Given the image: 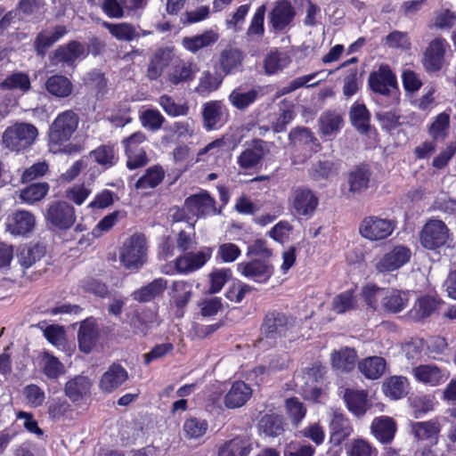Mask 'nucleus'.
I'll use <instances>...</instances> for the list:
<instances>
[{"label":"nucleus","mask_w":456,"mask_h":456,"mask_svg":"<svg viewBox=\"0 0 456 456\" xmlns=\"http://www.w3.org/2000/svg\"><path fill=\"white\" fill-rule=\"evenodd\" d=\"M296 318L278 309L268 310L260 325L262 339L276 345L279 340L286 338L295 328Z\"/></svg>","instance_id":"nucleus-1"},{"label":"nucleus","mask_w":456,"mask_h":456,"mask_svg":"<svg viewBox=\"0 0 456 456\" xmlns=\"http://www.w3.org/2000/svg\"><path fill=\"white\" fill-rule=\"evenodd\" d=\"M79 123L78 115L72 110L60 112L49 126L47 137L51 148L61 150L69 142L77 131Z\"/></svg>","instance_id":"nucleus-2"},{"label":"nucleus","mask_w":456,"mask_h":456,"mask_svg":"<svg viewBox=\"0 0 456 456\" xmlns=\"http://www.w3.org/2000/svg\"><path fill=\"white\" fill-rule=\"evenodd\" d=\"M38 135L37 128L29 123L16 122L6 127L2 135L4 148L20 152L29 148Z\"/></svg>","instance_id":"nucleus-3"},{"label":"nucleus","mask_w":456,"mask_h":456,"mask_svg":"<svg viewBox=\"0 0 456 456\" xmlns=\"http://www.w3.org/2000/svg\"><path fill=\"white\" fill-rule=\"evenodd\" d=\"M119 259L127 270H138L147 261V241L145 235L135 232L127 238L119 250Z\"/></svg>","instance_id":"nucleus-4"},{"label":"nucleus","mask_w":456,"mask_h":456,"mask_svg":"<svg viewBox=\"0 0 456 456\" xmlns=\"http://www.w3.org/2000/svg\"><path fill=\"white\" fill-rule=\"evenodd\" d=\"M452 233L446 224L437 218H429L419 232V243L427 250L435 253L452 240Z\"/></svg>","instance_id":"nucleus-5"},{"label":"nucleus","mask_w":456,"mask_h":456,"mask_svg":"<svg viewBox=\"0 0 456 456\" xmlns=\"http://www.w3.org/2000/svg\"><path fill=\"white\" fill-rule=\"evenodd\" d=\"M213 248L204 247L198 252H185L177 256L171 264L164 266L162 272L167 275L189 274L202 268L211 258Z\"/></svg>","instance_id":"nucleus-6"},{"label":"nucleus","mask_w":456,"mask_h":456,"mask_svg":"<svg viewBox=\"0 0 456 456\" xmlns=\"http://www.w3.org/2000/svg\"><path fill=\"white\" fill-rule=\"evenodd\" d=\"M44 217L46 225L57 231L69 230L77 220L73 205L61 200H52L47 204Z\"/></svg>","instance_id":"nucleus-7"},{"label":"nucleus","mask_w":456,"mask_h":456,"mask_svg":"<svg viewBox=\"0 0 456 456\" xmlns=\"http://www.w3.org/2000/svg\"><path fill=\"white\" fill-rule=\"evenodd\" d=\"M289 209L295 216L310 219L319 206V198L306 186L294 188L289 198Z\"/></svg>","instance_id":"nucleus-8"},{"label":"nucleus","mask_w":456,"mask_h":456,"mask_svg":"<svg viewBox=\"0 0 456 456\" xmlns=\"http://www.w3.org/2000/svg\"><path fill=\"white\" fill-rule=\"evenodd\" d=\"M396 221L378 216H365L359 224L360 235L370 241L387 239L396 228Z\"/></svg>","instance_id":"nucleus-9"},{"label":"nucleus","mask_w":456,"mask_h":456,"mask_svg":"<svg viewBox=\"0 0 456 456\" xmlns=\"http://www.w3.org/2000/svg\"><path fill=\"white\" fill-rule=\"evenodd\" d=\"M368 86L371 92L386 97L399 93L396 76L388 64H381L370 73Z\"/></svg>","instance_id":"nucleus-10"},{"label":"nucleus","mask_w":456,"mask_h":456,"mask_svg":"<svg viewBox=\"0 0 456 456\" xmlns=\"http://www.w3.org/2000/svg\"><path fill=\"white\" fill-rule=\"evenodd\" d=\"M88 56L86 45L77 40H69L68 43L59 45L50 57L53 65L61 64L75 69L77 61L85 60Z\"/></svg>","instance_id":"nucleus-11"},{"label":"nucleus","mask_w":456,"mask_h":456,"mask_svg":"<svg viewBox=\"0 0 456 456\" xmlns=\"http://www.w3.org/2000/svg\"><path fill=\"white\" fill-rule=\"evenodd\" d=\"M237 271L243 277L259 284H266L275 269L271 260L250 258L237 265Z\"/></svg>","instance_id":"nucleus-12"},{"label":"nucleus","mask_w":456,"mask_h":456,"mask_svg":"<svg viewBox=\"0 0 456 456\" xmlns=\"http://www.w3.org/2000/svg\"><path fill=\"white\" fill-rule=\"evenodd\" d=\"M269 151L267 142L255 138L237 157V164L242 170L256 169Z\"/></svg>","instance_id":"nucleus-13"},{"label":"nucleus","mask_w":456,"mask_h":456,"mask_svg":"<svg viewBox=\"0 0 456 456\" xmlns=\"http://www.w3.org/2000/svg\"><path fill=\"white\" fill-rule=\"evenodd\" d=\"M201 116L203 126L207 131L217 130L229 120L230 112L221 100H212L202 105Z\"/></svg>","instance_id":"nucleus-14"},{"label":"nucleus","mask_w":456,"mask_h":456,"mask_svg":"<svg viewBox=\"0 0 456 456\" xmlns=\"http://www.w3.org/2000/svg\"><path fill=\"white\" fill-rule=\"evenodd\" d=\"M185 205L187 209L191 211L192 217L204 218L221 214V209L216 208V199L205 190L187 197L185 199Z\"/></svg>","instance_id":"nucleus-15"},{"label":"nucleus","mask_w":456,"mask_h":456,"mask_svg":"<svg viewBox=\"0 0 456 456\" xmlns=\"http://www.w3.org/2000/svg\"><path fill=\"white\" fill-rule=\"evenodd\" d=\"M296 15V9L289 0H277L268 14V24L273 31L281 32L292 24Z\"/></svg>","instance_id":"nucleus-16"},{"label":"nucleus","mask_w":456,"mask_h":456,"mask_svg":"<svg viewBox=\"0 0 456 456\" xmlns=\"http://www.w3.org/2000/svg\"><path fill=\"white\" fill-rule=\"evenodd\" d=\"M448 46L447 41L442 37H436L428 44L422 58V64L427 72H438L444 68Z\"/></svg>","instance_id":"nucleus-17"},{"label":"nucleus","mask_w":456,"mask_h":456,"mask_svg":"<svg viewBox=\"0 0 456 456\" xmlns=\"http://www.w3.org/2000/svg\"><path fill=\"white\" fill-rule=\"evenodd\" d=\"M329 442L334 447L340 446L354 432L348 417L340 410L333 411L329 423Z\"/></svg>","instance_id":"nucleus-18"},{"label":"nucleus","mask_w":456,"mask_h":456,"mask_svg":"<svg viewBox=\"0 0 456 456\" xmlns=\"http://www.w3.org/2000/svg\"><path fill=\"white\" fill-rule=\"evenodd\" d=\"M372 170L370 164L362 162L355 165L346 175L348 193L352 196L361 195L370 187Z\"/></svg>","instance_id":"nucleus-19"},{"label":"nucleus","mask_w":456,"mask_h":456,"mask_svg":"<svg viewBox=\"0 0 456 456\" xmlns=\"http://www.w3.org/2000/svg\"><path fill=\"white\" fill-rule=\"evenodd\" d=\"M5 225L12 235L27 236L35 228L36 217L29 211L16 210L7 216Z\"/></svg>","instance_id":"nucleus-20"},{"label":"nucleus","mask_w":456,"mask_h":456,"mask_svg":"<svg viewBox=\"0 0 456 456\" xmlns=\"http://www.w3.org/2000/svg\"><path fill=\"white\" fill-rule=\"evenodd\" d=\"M46 254V247L42 242H29L21 245L16 252L17 262L26 274L27 271L39 262Z\"/></svg>","instance_id":"nucleus-21"},{"label":"nucleus","mask_w":456,"mask_h":456,"mask_svg":"<svg viewBox=\"0 0 456 456\" xmlns=\"http://www.w3.org/2000/svg\"><path fill=\"white\" fill-rule=\"evenodd\" d=\"M100 338V330L97 321L90 316L80 322L77 331L78 348L85 354L93 351Z\"/></svg>","instance_id":"nucleus-22"},{"label":"nucleus","mask_w":456,"mask_h":456,"mask_svg":"<svg viewBox=\"0 0 456 456\" xmlns=\"http://www.w3.org/2000/svg\"><path fill=\"white\" fill-rule=\"evenodd\" d=\"M127 370L118 362L111 363L101 376L99 389L104 394H111L128 379Z\"/></svg>","instance_id":"nucleus-23"},{"label":"nucleus","mask_w":456,"mask_h":456,"mask_svg":"<svg viewBox=\"0 0 456 456\" xmlns=\"http://www.w3.org/2000/svg\"><path fill=\"white\" fill-rule=\"evenodd\" d=\"M414 379L422 384L431 387H436L444 383L450 373L445 369H442L436 364H420L412 369Z\"/></svg>","instance_id":"nucleus-24"},{"label":"nucleus","mask_w":456,"mask_h":456,"mask_svg":"<svg viewBox=\"0 0 456 456\" xmlns=\"http://www.w3.org/2000/svg\"><path fill=\"white\" fill-rule=\"evenodd\" d=\"M411 252L404 246H395L391 251L385 254L376 264L379 273H388L399 269L409 262Z\"/></svg>","instance_id":"nucleus-25"},{"label":"nucleus","mask_w":456,"mask_h":456,"mask_svg":"<svg viewBox=\"0 0 456 456\" xmlns=\"http://www.w3.org/2000/svg\"><path fill=\"white\" fill-rule=\"evenodd\" d=\"M198 71L197 64L193 61L178 59L173 62L167 79L174 86L189 83L194 80Z\"/></svg>","instance_id":"nucleus-26"},{"label":"nucleus","mask_w":456,"mask_h":456,"mask_svg":"<svg viewBox=\"0 0 456 456\" xmlns=\"http://www.w3.org/2000/svg\"><path fill=\"white\" fill-rule=\"evenodd\" d=\"M174 49L171 47H159L152 54L147 67V77L150 80H157L161 77L163 71L174 61Z\"/></svg>","instance_id":"nucleus-27"},{"label":"nucleus","mask_w":456,"mask_h":456,"mask_svg":"<svg viewBox=\"0 0 456 456\" xmlns=\"http://www.w3.org/2000/svg\"><path fill=\"white\" fill-rule=\"evenodd\" d=\"M68 33L65 25H56L52 29H42L35 37L34 48L37 55L45 56L47 50Z\"/></svg>","instance_id":"nucleus-28"},{"label":"nucleus","mask_w":456,"mask_h":456,"mask_svg":"<svg viewBox=\"0 0 456 456\" xmlns=\"http://www.w3.org/2000/svg\"><path fill=\"white\" fill-rule=\"evenodd\" d=\"M243 60V53L240 49L226 47L220 53L218 61L215 66H217V70L226 77L239 71Z\"/></svg>","instance_id":"nucleus-29"},{"label":"nucleus","mask_w":456,"mask_h":456,"mask_svg":"<svg viewBox=\"0 0 456 456\" xmlns=\"http://www.w3.org/2000/svg\"><path fill=\"white\" fill-rule=\"evenodd\" d=\"M408 304L409 294L407 291L385 288L380 310L387 314H398L403 311Z\"/></svg>","instance_id":"nucleus-30"},{"label":"nucleus","mask_w":456,"mask_h":456,"mask_svg":"<svg viewBox=\"0 0 456 456\" xmlns=\"http://www.w3.org/2000/svg\"><path fill=\"white\" fill-rule=\"evenodd\" d=\"M397 430L395 421L388 416H379L373 419L370 431L373 436L381 444H390Z\"/></svg>","instance_id":"nucleus-31"},{"label":"nucleus","mask_w":456,"mask_h":456,"mask_svg":"<svg viewBox=\"0 0 456 456\" xmlns=\"http://www.w3.org/2000/svg\"><path fill=\"white\" fill-rule=\"evenodd\" d=\"M252 396V388L242 380L234 381L224 395V403L228 409L242 407Z\"/></svg>","instance_id":"nucleus-32"},{"label":"nucleus","mask_w":456,"mask_h":456,"mask_svg":"<svg viewBox=\"0 0 456 456\" xmlns=\"http://www.w3.org/2000/svg\"><path fill=\"white\" fill-rule=\"evenodd\" d=\"M92 387L93 382L87 376L77 375L66 382L64 392L72 403H77L91 395Z\"/></svg>","instance_id":"nucleus-33"},{"label":"nucleus","mask_w":456,"mask_h":456,"mask_svg":"<svg viewBox=\"0 0 456 456\" xmlns=\"http://www.w3.org/2000/svg\"><path fill=\"white\" fill-rule=\"evenodd\" d=\"M358 359L357 352L354 348L343 346L338 350H333L330 354V362L333 369L342 372L352 371Z\"/></svg>","instance_id":"nucleus-34"},{"label":"nucleus","mask_w":456,"mask_h":456,"mask_svg":"<svg viewBox=\"0 0 456 456\" xmlns=\"http://www.w3.org/2000/svg\"><path fill=\"white\" fill-rule=\"evenodd\" d=\"M45 87L46 92L58 99L68 98L72 95L74 85L71 80L64 75H52L45 80Z\"/></svg>","instance_id":"nucleus-35"},{"label":"nucleus","mask_w":456,"mask_h":456,"mask_svg":"<svg viewBox=\"0 0 456 456\" xmlns=\"http://www.w3.org/2000/svg\"><path fill=\"white\" fill-rule=\"evenodd\" d=\"M289 144L294 147H305L312 152H318L322 145L314 133L306 127H295L289 134Z\"/></svg>","instance_id":"nucleus-36"},{"label":"nucleus","mask_w":456,"mask_h":456,"mask_svg":"<svg viewBox=\"0 0 456 456\" xmlns=\"http://www.w3.org/2000/svg\"><path fill=\"white\" fill-rule=\"evenodd\" d=\"M167 288V281L164 278L154 279L151 282L134 290L132 294L134 300L140 303H148L162 297Z\"/></svg>","instance_id":"nucleus-37"},{"label":"nucleus","mask_w":456,"mask_h":456,"mask_svg":"<svg viewBox=\"0 0 456 456\" xmlns=\"http://www.w3.org/2000/svg\"><path fill=\"white\" fill-rule=\"evenodd\" d=\"M352 126L362 134H368L370 131V112L363 102H355L349 111Z\"/></svg>","instance_id":"nucleus-38"},{"label":"nucleus","mask_w":456,"mask_h":456,"mask_svg":"<svg viewBox=\"0 0 456 456\" xmlns=\"http://www.w3.org/2000/svg\"><path fill=\"white\" fill-rule=\"evenodd\" d=\"M344 401L347 410L357 418L365 415L368 406V395L364 390L346 389Z\"/></svg>","instance_id":"nucleus-39"},{"label":"nucleus","mask_w":456,"mask_h":456,"mask_svg":"<svg viewBox=\"0 0 456 456\" xmlns=\"http://www.w3.org/2000/svg\"><path fill=\"white\" fill-rule=\"evenodd\" d=\"M411 431L418 440H427L431 444H436L441 426L437 419L418 421L411 423Z\"/></svg>","instance_id":"nucleus-40"},{"label":"nucleus","mask_w":456,"mask_h":456,"mask_svg":"<svg viewBox=\"0 0 456 456\" xmlns=\"http://www.w3.org/2000/svg\"><path fill=\"white\" fill-rule=\"evenodd\" d=\"M215 73L209 70L204 71L199 79V84L195 87V92L200 96H208L211 93L217 91L223 84L225 77L219 70L217 66H214Z\"/></svg>","instance_id":"nucleus-41"},{"label":"nucleus","mask_w":456,"mask_h":456,"mask_svg":"<svg viewBox=\"0 0 456 456\" xmlns=\"http://www.w3.org/2000/svg\"><path fill=\"white\" fill-rule=\"evenodd\" d=\"M410 383L406 377L391 376L382 384V392L387 397L398 400L404 397L408 393Z\"/></svg>","instance_id":"nucleus-42"},{"label":"nucleus","mask_w":456,"mask_h":456,"mask_svg":"<svg viewBox=\"0 0 456 456\" xmlns=\"http://www.w3.org/2000/svg\"><path fill=\"white\" fill-rule=\"evenodd\" d=\"M387 367L386 360L381 356H370L358 364L361 373L368 379H378L385 372Z\"/></svg>","instance_id":"nucleus-43"},{"label":"nucleus","mask_w":456,"mask_h":456,"mask_svg":"<svg viewBox=\"0 0 456 456\" xmlns=\"http://www.w3.org/2000/svg\"><path fill=\"white\" fill-rule=\"evenodd\" d=\"M89 156L104 169L114 167L118 161V156L114 145L101 144L91 151Z\"/></svg>","instance_id":"nucleus-44"},{"label":"nucleus","mask_w":456,"mask_h":456,"mask_svg":"<svg viewBox=\"0 0 456 456\" xmlns=\"http://www.w3.org/2000/svg\"><path fill=\"white\" fill-rule=\"evenodd\" d=\"M165 175L166 172L162 166L158 164L150 167L136 181L134 187L137 190L154 189L163 182Z\"/></svg>","instance_id":"nucleus-45"},{"label":"nucleus","mask_w":456,"mask_h":456,"mask_svg":"<svg viewBox=\"0 0 456 456\" xmlns=\"http://www.w3.org/2000/svg\"><path fill=\"white\" fill-rule=\"evenodd\" d=\"M258 96L259 92L255 88L243 92L241 87H237L230 93L228 101L235 109L244 110L251 106Z\"/></svg>","instance_id":"nucleus-46"},{"label":"nucleus","mask_w":456,"mask_h":456,"mask_svg":"<svg viewBox=\"0 0 456 456\" xmlns=\"http://www.w3.org/2000/svg\"><path fill=\"white\" fill-rule=\"evenodd\" d=\"M50 185L47 182L31 183L20 191L22 202L32 205L42 200L49 192Z\"/></svg>","instance_id":"nucleus-47"},{"label":"nucleus","mask_w":456,"mask_h":456,"mask_svg":"<svg viewBox=\"0 0 456 456\" xmlns=\"http://www.w3.org/2000/svg\"><path fill=\"white\" fill-rule=\"evenodd\" d=\"M192 292L190 285L184 281H175L172 283L170 300L177 309L183 310L190 302Z\"/></svg>","instance_id":"nucleus-48"},{"label":"nucleus","mask_w":456,"mask_h":456,"mask_svg":"<svg viewBox=\"0 0 456 456\" xmlns=\"http://www.w3.org/2000/svg\"><path fill=\"white\" fill-rule=\"evenodd\" d=\"M42 372L49 379H58L65 373L64 364L50 352L42 355Z\"/></svg>","instance_id":"nucleus-49"},{"label":"nucleus","mask_w":456,"mask_h":456,"mask_svg":"<svg viewBox=\"0 0 456 456\" xmlns=\"http://www.w3.org/2000/svg\"><path fill=\"white\" fill-rule=\"evenodd\" d=\"M284 419L279 414H265L259 421V427L262 431L268 436L276 437L281 436L284 431Z\"/></svg>","instance_id":"nucleus-50"},{"label":"nucleus","mask_w":456,"mask_h":456,"mask_svg":"<svg viewBox=\"0 0 456 456\" xmlns=\"http://www.w3.org/2000/svg\"><path fill=\"white\" fill-rule=\"evenodd\" d=\"M218 40V35L212 30L205 31L200 35L183 38V46L195 53L199 50L215 44Z\"/></svg>","instance_id":"nucleus-51"},{"label":"nucleus","mask_w":456,"mask_h":456,"mask_svg":"<svg viewBox=\"0 0 456 456\" xmlns=\"http://www.w3.org/2000/svg\"><path fill=\"white\" fill-rule=\"evenodd\" d=\"M102 26L109 33L119 41L130 42L136 37L135 28L128 22L110 23L103 21Z\"/></svg>","instance_id":"nucleus-52"},{"label":"nucleus","mask_w":456,"mask_h":456,"mask_svg":"<svg viewBox=\"0 0 456 456\" xmlns=\"http://www.w3.org/2000/svg\"><path fill=\"white\" fill-rule=\"evenodd\" d=\"M385 288L379 287L375 283H368L362 289V297L368 306L373 311L380 310V304L382 303L383 294Z\"/></svg>","instance_id":"nucleus-53"},{"label":"nucleus","mask_w":456,"mask_h":456,"mask_svg":"<svg viewBox=\"0 0 456 456\" xmlns=\"http://www.w3.org/2000/svg\"><path fill=\"white\" fill-rule=\"evenodd\" d=\"M85 85L91 93L94 94L97 99L102 98L108 91V81L104 74L99 70L89 72Z\"/></svg>","instance_id":"nucleus-54"},{"label":"nucleus","mask_w":456,"mask_h":456,"mask_svg":"<svg viewBox=\"0 0 456 456\" xmlns=\"http://www.w3.org/2000/svg\"><path fill=\"white\" fill-rule=\"evenodd\" d=\"M357 300L353 289L338 294L332 300V310L338 314L355 309Z\"/></svg>","instance_id":"nucleus-55"},{"label":"nucleus","mask_w":456,"mask_h":456,"mask_svg":"<svg viewBox=\"0 0 456 456\" xmlns=\"http://www.w3.org/2000/svg\"><path fill=\"white\" fill-rule=\"evenodd\" d=\"M30 87L31 83L28 75L20 71L12 73L0 83V88L3 90L19 89L22 92H28Z\"/></svg>","instance_id":"nucleus-56"},{"label":"nucleus","mask_w":456,"mask_h":456,"mask_svg":"<svg viewBox=\"0 0 456 456\" xmlns=\"http://www.w3.org/2000/svg\"><path fill=\"white\" fill-rule=\"evenodd\" d=\"M343 124L341 115L333 111H326L320 118V130L325 136L338 133Z\"/></svg>","instance_id":"nucleus-57"},{"label":"nucleus","mask_w":456,"mask_h":456,"mask_svg":"<svg viewBox=\"0 0 456 456\" xmlns=\"http://www.w3.org/2000/svg\"><path fill=\"white\" fill-rule=\"evenodd\" d=\"M209 288L211 294H216L222 290L227 281L232 278V271L231 268L223 267L214 269L209 274Z\"/></svg>","instance_id":"nucleus-58"},{"label":"nucleus","mask_w":456,"mask_h":456,"mask_svg":"<svg viewBox=\"0 0 456 456\" xmlns=\"http://www.w3.org/2000/svg\"><path fill=\"white\" fill-rule=\"evenodd\" d=\"M450 128V116L445 112L438 114L428 127V134L434 141L444 140Z\"/></svg>","instance_id":"nucleus-59"},{"label":"nucleus","mask_w":456,"mask_h":456,"mask_svg":"<svg viewBox=\"0 0 456 456\" xmlns=\"http://www.w3.org/2000/svg\"><path fill=\"white\" fill-rule=\"evenodd\" d=\"M285 409L292 424L296 427L302 422L307 412L304 403L296 396L286 399Z\"/></svg>","instance_id":"nucleus-60"},{"label":"nucleus","mask_w":456,"mask_h":456,"mask_svg":"<svg viewBox=\"0 0 456 456\" xmlns=\"http://www.w3.org/2000/svg\"><path fill=\"white\" fill-rule=\"evenodd\" d=\"M254 287L242 282L238 279H234L232 283L228 287L227 290L224 293V297L234 303H240L245 296L254 290Z\"/></svg>","instance_id":"nucleus-61"},{"label":"nucleus","mask_w":456,"mask_h":456,"mask_svg":"<svg viewBox=\"0 0 456 456\" xmlns=\"http://www.w3.org/2000/svg\"><path fill=\"white\" fill-rule=\"evenodd\" d=\"M439 304V300L428 295L419 297L414 306L417 317L420 319L429 317L438 308Z\"/></svg>","instance_id":"nucleus-62"},{"label":"nucleus","mask_w":456,"mask_h":456,"mask_svg":"<svg viewBox=\"0 0 456 456\" xmlns=\"http://www.w3.org/2000/svg\"><path fill=\"white\" fill-rule=\"evenodd\" d=\"M228 446L235 456H248L253 450V443L248 436L239 435L228 440Z\"/></svg>","instance_id":"nucleus-63"},{"label":"nucleus","mask_w":456,"mask_h":456,"mask_svg":"<svg viewBox=\"0 0 456 456\" xmlns=\"http://www.w3.org/2000/svg\"><path fill=\"white\" fill-rule=\"evenodd\" d=\"M348 456H378V450L367 440L354 439L347 451Z\"/></svg>","instance_id":"nucleus-64"}]
</instances>
